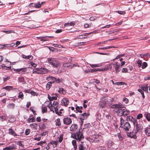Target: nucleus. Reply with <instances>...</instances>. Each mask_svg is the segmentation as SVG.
I'll return each instance as SVG.
<instances>
[{
  "label": "nucleus",
  "instance_id": "obj_25",
  "mask_svg": "<svg viewBox=\"0 0 150 150\" xmlns=\"http://www.w3.org/2000/svg\"><path fill=\"white\" fill-rule=\"evenodd\" d=\"M149 126V127H147L145 130L146 134L148 136H150V125Z\"/></svg>",
  "mask_w": 150,
  "mask_h": 150
},
{
  "label": "nucleus",
  "instance_id": "obj_17",
  "mask_svg": "<svg viewBox=\"0 0 150 150\" xmlns=\"http://www.w3.org/2000/svg\"><path fill=\"white\" fill-rule=\"evenodd\" d=\"M35 120L32 115H30L29 117L27 119L28 122L30 123L31 122H35Z\"/></svg>",
  "mask_w": 150,
  "mask_h": 150
},
{
  "label": "nucleus",
  "instance_id": "obj_3",
  "mask_svg": "<svg viewBox=\"0 0 150 150\" xmlns=\"http://www.w3.org/2000/svg\"><path fill=\"white\" fill-rule=\"evenodd\" d=\"M120 125L121 127L123 128L126 131H128L131 127L130 123L128 122H126L122 117L120 118Z\"/></svg>",
  "mask_w": 150,
  "mask_h": 150
},
{
  "label": "nucleus",
  "instance_id": "obj_37",
  "mask_svg": "<svg viewBox=\"0 0 150 150\" xmlns=\"http://www.w3.org/2000/svg\"><path fill=\"white\" fill-rule=\"evenodd\" d=\"M129 111L127 110L126 109V108H125L124 110L123 116H127L129 114Z\"/></svg>",
  "mask_w": 150,
  "mask_h": 150
},
{
  "label": "nucleus",
  "instance_id": "obj_58",
  "mask_svg": "<svg viewBox=\"0 0 150 150\" xmlns=\"http://www.w3.org/2000/svg\"><path fill=\"white\" fill-rule=\"evenodd\" d=\"M149 54L148 53H147L146 54H140V56L142 57H148L149 56Z\"/></svg>",
  "mask_w": 150,
  "mask_h": 150
},
{
  "label": "nucleus",
  "instance_id": "obj_8",
  "mask_svg": "<svg viewBox=\"0 0 150 150\" xmlns=\"http://www.w3.org/2000/svg\"><path fill=\"white\" fill-rule=\"evenodd\" d=\"M138 121H137L135 122L136 130H134V133L136 134L138 132L142 129L143 127L142 123L139 122V123Z\"/></svg>",
  "mask_w": 150,
  "mask_h": 150
},
{
  "label": "nucleus",
  "instance_id": "obj_52",
  "mask_svg": "<svg viewBox=\"0 0 150 150\" xmlns=\"http://www.w3.org/2000/svg\"><path fill=\"white\" fill-rule=\"evenodd\" d=\"M122 73H127V69L126 68H123L122 69Z\"/></svg>",
  "mask_w": 150,
  "mask_h": 150
},
{
  "label": "nucleus",
  "instance_id": "obj_9",
  "mask_svg": "<svg viewBox=\"0 0 150 150\" xmlns=\"http://www.w3.org/2000/svg\"><path fill=\"white\" fill-rule=\"evenodd\" d=\"M27 67H25L14 69V71L20 74H25L27 70Z\"/></svg>",
  "mask_w": 150,
  "mask_h": 150
},
{
  "label": "nucleus",
  "instance_id": "obj_2",
  "mask_svg": "<svg viewBox=\"0 0 150 150\" xmlns=\"http://www.w3.org/2000/svg\"><path fill=\"white\" fill-rule=\"evenodd\" d=\"M113 65L114 67L115 68V70L116 71V73H118L121 70L120 64L118 63L117 62H115V63L112 64H111L109 65H107V67H105L104 68V71H106L109 69H111L112 67V65Z\"/></svg>",
  "mask_w": 150,
  "mask_h": 150
},
{
  "label": "nucleus",
  "instance_id": "obj_54",
  "mask_svg": "<svg viewBox=\"0 0 150 150\" xmlns=\"http://www.w3.org/2000/svg\"><path fill=\"white\" fill-rule=\"evenodd\" d=\"M19 81L20 82H23L24 81V79L23 77H21L18 78Z\"/></svg>",
  "mask_w": 150,
  "mask_h": 150
},
{
  "label": "nucleus",
  "instance_id": "obj_56",
  "mask_svg": "<svg viewBox=\"0 0 150 150\" xmlns=\"http://www.w3.org/2000/svg\"><path fill=\"white\" fill-rule=\"evenodd\" d=\"M61 81V80L59 78H55V82L57 83H59Z\"/></svg>",
  "mask_w": 150,
  "mask_h": 150
},
{
  "label": "nucleus",
  "instance_id": "obj_33",
  "mask_svg": "<svg viewBox=\"0 0 150 150\" xmlns=\"http://www.w3.org/2000/svg\"><path fill=\"white\" fill-rule=\"evenodd\" d=\"M63 134H61L59 137H58V142L60 143L61 142L63 139Z\"/></svg>",
  "mask_w": 150,
  "mask_h": 150
},
{
  "label": "nucleus",
  "instance_id": "obj_55",
  "mask_svg": "<svg viewBox=\"0 0 150 150\" xmlns=\"http://www.w3.org/2000/svg\"><path fill=\"white\" fill-rule=\"evenodd\" d=\"M30 132V130L29 129H26L25 130V134L26 135H28Z\"/></svg>",
  "mask_w": 150,
  "mask_h": 150
},
{
  "label": "nucleus",
  "instance_id": "obj_29",
  "mask_svg": "<svg viewBox=\"0 0 150 150\" xmlns=\"http://www.w3.org/2000/svg\"><path fill=\"white\" fill-rule=\"evenodd\" d=\"M13 88V86H6L3 88V89H5L6 90L10 91Z\"/></svg>",
  "mask_w": 150,
  "mask_h": 150
},
{
  "label": "nucleus",
  "instance_id": "obj_62",
  "mask_svg": "<svg viewBox=\"0 0 150 150\" xmlns=\"http://www.w3.org/2000/svg\"><path fill=\"white\" fill-rule=\"evenodd\" d=\"M10 79V77L9 76H7L6 78L4 77L3 79L4 80V82L6 81L7 80H9Z\"/></svg>",
  "mask_w": 150,
  "mask_h": 150
},
{
  "label": "nucleus",
  "instance_id": "obj_24",
  "mask_svg": "<svg viewBox=\"0 0 150 150\" xmlns=\"http://www.w3.org/2000/svg\"><path fill=\"white\" fill-rule=\"evenodd\" d=\"M48 98L50 102H52L53 100H56L57 99L56 96L51 97L49 95H48Z\"/></svg>",
  "mask_w": 150,
  "mask_h": 150
},
{
  "label": "nucleus",
  "instance_id": "obj_5",
  "mask_svg": "<svg viewBox=\"0 0 150 150\" xmlns=\"http://www.w3.org/2000/svg\"><path fill=\"white\" fill-rule=\"evenodd\" d=\"M48 72V70L45 67L37 68L33 70V73L37 74H45L47 73Z\"/></svg>",
  "mask_w": 150,
  "mask_h": 150
},
{
  "label": "nucleus",
  "instance_id": "obj_18",
  "mask_svg": "<svg viewBox=\"0 0 150 150\" xmlns=\"http://www.w3.org/2000/svg\"><path fill=\"white\" fill-rule=\"evenodd\" d=\"M46 80L48 81H50L52 83H53L55 82V77L50 76H49L47 77L46 79Z\"/></svg>",
  "mask_w": 150,
  "mask_h": 150
},
{
  "label": "nucleus",
  "instance_id": "obj_48",
  "mask_svg": "<svg viewBox=\"0 0 150 150\" xmlns=\"http://www.w3.org/2000/svg\"><path fill=\"white\" fill-rule=\"evenodd\" d=\"M51 144H54L56 146L58 143V142L56 141H52L51 142Z\"/></svg>",
  "mask_w": 150,
  "mask_h": 150
},
{
  "label": "nucleus",
  "instance_id": "obj_32",
  "mask_svg": "<svg viewBox=\"0 0 150 150\" xmlns=\"http://www.w3.org/2000/svg\"><path fill=\"white\" fill-rule=\"evenodd\" d=\"M15 104L13 103H10L7 105V108L8 109H12L14 108Z\"/></svg>",
  "mask_w": 150,
  "mask_h": 150
},
{
  "label": "nucleus",
  "instance_id": "obj_4",
  "mask_svg": "<svg viewBox=\"0 0 150 150\" xmlns=\"http://www.w3.org/2000/svg\"><path fill=\"white\" fill-rule=\"evenodd\" d=\"M71 137L79 141L82 140L83 138V135L80 130L76 132V134H72Z\"/></svg>",
  "mask_w": 150,
  "mask_h": 150
},
{
  "label": "nucleus",
  "instance_id": "obj_34",
  "mask_svg": "<svg viewBox=\"0 0 150 150\" xmlns=\"http://www.w3.org/2000/svg\"><path fill=\"white\" fill-rule=\"evenodd\" d=\"M40 129L41 130H42L46 128V126L45 123H41L39 126Z\"/></svg>",
  "mask_w": 150,
  "mask_h": 150
},
{
  "label": "nucleus",
  "instance_id": "obj_7",
  "mask_svg": "<svg viewBox=\"0 0 150 150\" xmlns=\"http://www.w3.org/2000/svg\"><path fill=\"white\" fill-rule=\"evenodd\" d=\"M89 115V114H87L85 112L80 115V123L81 127L83 125L84 120L87 119Z\"/></svg>",
  "mask_w": 150,
  "mask_h": 150
},
{
  "label": "nucleus",
  "instance_id": "obj_10",
  "mask_svg": "<svg viewBox=\"0 0 150 150\" xmlns=\"http://www.w3.org/2000/svg\"><path fill=\"white\" fill-rule=\"evenodd\" d=\"M75 24L74 22H71L70 23H67L64 25V28H66L67 30L72 28V27L74 26Z\"/></svg>",
  "mask_w": 150,
  "mask_h": 150
},
{
  "label": "nucleus",
  "instance_id": "obj_1",
  "mask_svg": "<svg viewBox=\"0 0 150 150\" xmlns=\"http://www.w3.org/2000/svg\"><path fill=\"white\" fill-rule=\"evenodd\" d=\"M112 108H115V111L117 115L120 116H123L125 107L123 105L119 104H115L111 105L110 107Z\"/></svg>",
  "mask_w": 150,
  "mask_h": 150
},
{
  "label": "nucleus",
  "instance_id": "obj_53",
  "mask_svg": "<svg viewBox=\"0 0 150 150\" xmlns=\"http://www.w3.org/2000/svg\"><path fill=\"white\" fill-rule=\"evenodd\" d=\"M47 36L45 37H43V38H42L41 39V41H47L49 40L47 38H47Z\"/></svg>",
  "mask_w": 150,
  "mask_h": 150
},
{
  "label": "nucleus",
  "instance_id": "obj_61",
  "mask_svg": "<svg viewBox=\"0 0 150 150\" xmlns=\"http://www.w3.org/2000/svg\"><path fill=\"white\" fill-rule=\"evenodd\" d=\"M30 110L32 112H33V113L34 115H36V113L35 112H36L34 110L33 108H32L30 107Z\"/></svg>",
  "mask_w": 150,
  "mask_h": 150
},
{
  "label": "nucleus",
  "instance_id": "obj_49",
  "mask_svg": "<svg viewBox=\"0 0 150 150\" xmlns=\"http://www.w3.org/2000/svg\"><path fill=\"white\" fill-rule=\"evenodd\" d=\"M79 150H84L85 147H84L82 144H80L79 146Z\"/></svg>",
  "mask_w": 150,
  "mask_h": 150
},
{
  "label": "nucleus",
  "instance_id": "obj_41",
  "mask_svg": "<svg viewBox=\"0 0 150 150\" xmlns=\"http://www.w3.org/2000/svg\"><path fill=\"white\" fill-rule=\"evenodd\" d=\"M72 145L74 146V148H77V145L76 144V141L75 140H73L72 141Z\"/></svg>",
  "mask_w": 150,
  "mask_h": 150
},
{
  "label": "nucleus",
  "instance_id": "obj_26",
  "mask_svg": "<svg viewBox=\"0 0 150 150\" xmlns=\"http://www.w3.org/2000/svg\"><path fill=\"white\" fill-rule=\"evenodd\" d=\"M29 126L33 129L34 130L36 129L38 127L37 124L35 123L30 124Z\"/></svg>",
  "mask_w": 150,
  "mask_h": 150
},
{
  "label": "nucleus",
  "instance_id": "obj_14",
  "mask_svg": "<svg viewBox=\"0 0 150 150\" xmlns=\"http://www.w3.org/2000/svg\"><path fill=\"white\" fill-rule=\"evenodd\" d=\"M59 105V103L57 101H54L52 103V102H50L48 105L47 107L50 109V107H54L55 105Z\"/></svg>",
  "mask_w": 150,
  "mask_h": 150
},
{
  "label": "nucleus",
  "instance_id": "obj_11",
  "mask_svg": "<svg viewBox=\"0 0 150 150\" xmlns=\"http://www.w3.org/2000/svg\"><path fill=\"white\" fill-rule=\"evenodd\" d=\"M63 122L64 124L66 125H69L71 123V119L68 117H65L63 119Z\"/></svg>",
  "mask_w": 150,
  "mask_h": 150
},
{
  "label": "nucleus",
  "instance_id": "obj_13",
  "mask_svg": "<svg viewBox=\"0 0 150 150\" xmlns=\"http://www.w3.org/2000/svg\"><path fill=\"white\" fill-rule=\"evenodd\" d=\"M59 105V103L57 101H54L52 103V102H50L48 105L47 107L50 109V107H54L55 105Z\"/></svg>",
  "mask_w": 150,
  "mask_h": 150
},
{
  "label": "nucleus",
  "instance_id": "obj_31",
  "mask_svg": "<svg viewBox=\"0 0 150 150\" xmlns=\"http://www.w3.org/2000/svg\"><path fill=\"white\" fill-rule=\"evenodd\" d=\"M58 91L59 93H62L63 94H64L66 93L65 91L62 88H60Z\"/></svg>",
  "mask_w": 150,
  "mask_h": 150
},
{
  "label": "nucleus",
  "instance_id": "obj_23",
  "mask_svg": "<svg viewBox=\"0 0 150 150\" xmlns=\"http://www.w3.org/2000/svg\"><path fill=\"white\" fill-rule=\"evenodd\" d=\"M57 113H56L57 115L62 116L63 115V114L64 113V110L63 109H61L59 110V111L58 110V109L57 110Z\"/></svg>",
  "mask_w": 150,
  "mask_h": 150
},
{
  "label": "nucleus",
  "instance_id": "obj_38",
  "mask_svg": "<svg viewBox=\"0 0 150 150\" xmlns=\"http://www.w3.org/2000/svg\"><path fill=\"white\" fill-rule=\"evenodd\" d=\"M42 113L46 112L47 111V108L45 107L42 106Z\"/></svg>",
  "mask_w": 150,
  "mask_h": 150
},
{
  "label": "nucleus",
  "instance_id": "obj_43",
  "mask_svg": "<svg viewBox=\"0 0 150 150\" xmlns=\"http://www.w3.org/2000/svg\"><path fill=\"white\" fill-rule=\"evenodd\" d=\"M118 31H119L117 29H114L108 32V34H111L114 33H115V32H118Z\"/></svg>",
  "mask_w": 150,
  "mask_h": 150
},
{
  "label": "nucleus",
  "instance_id": "obj_35",
  "mask_svg": "<svg viewBox=\"0 0 150 150\" xmlns=\"http://www.w3.org/2000/svg\"><path fill=\"white\" fill-rule=\"evenodd\" d=\"M24 95L23 93L22 92H19L18 95V97L19 98H21L22 100L23 99Z\"/></svg>",
  "mask_w": 150,
  "mask_h": 150
},
{
  "label": "nucleus",
  "instance_id": "obj_57",
  "mask_svg": "<svg viewBox=\"0 0 150 150\" xmlns=\"http://www.w3.org/2000/svg\"><path fill=\"white\" fill-rule=\"evenodd\" d=\"M142 63L141 60H139L137 61V63L139 67H140L141 66Z\"/></svg>",
  "mask_w": 150,
  "mask_h": 150
},
{
  "label": "nucleus",
  "instance_id": "obj_60",
  "mask_svg": "<svg viewBox=\"0 0 150 150\" xmlns=\"http://www.w3.org/2000/svg\"><path fill=\"white\" fill-rule=\"evenodd\" d=\"M134 134H133L132 136L130 135V137L131 138H133L135 139H136L137 138V136L136 135V134H135L134 133Z\"/></svg>",
  "mask_w": 150,
  "mask_h": 150
},
{
  "label": "nucleus",
  "instance_id": "obj_42",
  "mask_svg": "<svg viewBox=\"0 0 150 150\" xmlns=\"http://www.w3.org/2000/svg\"><path fill=\"white\" fill-rule=\"evenodd\" d=\"M3 32L6 34H9L11 33H14L15 32L13 30H4Z\"/></svg>",
  "mask_w": 150,
  "mask_h": 150
},
{
  "label": "nucleus",
  "instance_id": "obj_21",
  "mask_svg": "<svg viewBox=\"0 0 150 150\" xmlns=\"http://www.w3.org/2000/svg\"><path fill=\"white\" fill-rule=\"evenodd\" d=\"M148 85L147 84H145L142 86V89L146 92H148Z\"/></svg>",
  "mask_w": 150,
  "mask_h": 150
},
{
  "label": "nucleus",
  "instance_id": "obj_39",
  "mask_svg": "<svg viewBox=\"0 0 150 150\" xmlns=\"http://www.w3.org/2000/svg\"><path fill=\"white\" fill-rule=\"evenodd\" d=\"M15 131L12 128L9 129H8V133L11 135H13Z\"/></svg>",
  "mask_w": 150,
  "mask_h": 150
},
{
  "label": "nucleus",
  "instance_id": "obj_20",
  "mask_svg": "<svg viewBox=\"0 0 150 150\" xmlns=\"http://www.w3.org/2000/svg\"><path fill=\"white\" fill-rule=\"evenodd\" d=\"M59 105H55L54 107L50 108V111H52L53 113L55 112V113H57V110L58 109V107Z\"/></svg>",
  "mask_w": 150,
  "mask_h": 150
},
{
  "label": "nucleus",
  "instance_id": "obj_59",
  "mask_svg": "<svg viewBox=\"0 0 150 150\" xmlns=\"http://www.w3.org/2000/svg\"><path fill=\"white\" fill-rule=\"evenodd\" d=\"M33 59V57L32 55H28L27 56V59H29L30 60H32Z\"/></svg>",
  "mask_w": 150,
  "mask_h": 150
},
{
  "label": "nucleus",
  "instance_id": "obj_50",
  "mask_svg": "<svg viewBox=\"0 0 150 150\" xmlns=\"http://www.w3.org/2000/svg\"><path fill=\"white\" fill-rule=\"evenodd\" d=\"M30 65L34 68L35 67L37 66V64H36L33 62H31L30 63Z\"/></svg>",
  "mask_w": 150,
  "mask_h": 150
},
{
  "label": "nucleus",
  "instance_id": "obj_28",
  "mask_svg": "<svg viewBox=\"0 0 150 150\" xmlns=\"http://www.w3.org/2000/svg\"><path fill=\"white\" fill-rule=\"evenodd\" d=\"M52 83L50 82H48L46 85V89L47 90H49L52 86Z\"/></svg>",
  "mask_w": 150,
  "mask_h": 150
},
{
  "label": "nucleus",
  "instance_id": "obj_6",
  "mask_svg": "<svg viewBox=\"0 0 150 150\" xmlns=\"http://www.w3.org/2000/svg\"><path fill=\"white\" fill-rule=\"evenodd\" d=\"M47 61L50 64L55 67H57L59 65L58 61L56 58H48Z\"/></svg>",
  "mask_w": 150,
  "mask_h": 150
},
{
  "label": "nucleus",
  "instance_id": "obj_64",
  "mask_svg": "<svg viewBox=\"0 0 150 150\" xmlns=\"http://www.w3.org/2000/svg\"><path fill=\"white\" fill-rule=\"evenodd\" d=\"M142 116V114H139L137 116V118L138 119H139L141 118Z\"/></svg>",
  "mask_w": 150,
  "mask_h": 150
},
{
  "label": "nucleus",
  "instance_id": "obj_51",
  "mask_svg": "<svg viewBox=\"0 0 150 150\" xmlns=\"http://www.w3.org/2000/svg\"><path fill=\"white\" fill-rule=\"evenodd\" d=\"M147 66V64L146 62H144L142 64V69L145 68Z\"/></svg>",
  "mask_w": 150,
  "mask_h": 150
},
{
  "label": "nucleus",
  "instance_id": "obj_44",
  "mask_svg": "<svg viewBox=\"0 0 150 150\" xmlns=\"http://www.w3.org/2000/svg\"><path fill=\"white\" fill-rule=\"evenodd\" d=\"M76 112L77 113V112L80 113H82V111L80 109V107L77 106L76 107Z\"/></svg>",
  "mask_w": 150,
  "mask_h": 150
},
{
  "label": "nucleus",
  "instance_id": "obj_27",
  "mask_svg": "<svg viewBox=\"0 0 150 150\" xmlns=\"http://www.w3.org/2000/svg\"><path fill=\"white\" fill-rule=\"evenodd\" d=\"M60 120L59 118H57L55 120V124L56 126H59L61 125V123Z\"/></svg>",
  "mask_w": 150,
  "mask_h": 150
},
{
  "label": "nucleus",
  "instance_id": "obj_46",
  "mask_svg": "<svg viewBox=\"0 0 150 150\" xmlns=\"http://www.w3.org/2000/svg\"><path fill=\"white\" fill-rule=\"evenodd\" d=\"M112 142L111 141H108V142L107 144V145L109 148H110L111 147V146H112Z\"/></svg>",
  "mask_w": 150,
  "mask_h": 150
},
{
  "label": "nucleus",
  "instance_id": "obj_16",
  "mask_svg": "<svg viewBox=\"0 0 150 150\" xmlns=\"http://www.w3.org/2000/svg\"><path fill=\"white\" fill-rule=\"evenodd\" d=\"M127 120L132 122L134 125H135V122L137 121V119H134L131 116H128L127 117Z\"/></svg>",
  "mask_w": 150,
  "mask_h": 150
},
{
  "label": "nucleus",
  "instance_id": "obj_63",
  "mask_svg": "<svg viewBox=\"0 0 150 150\" xmlns=\"http://www.w3.org/2000/svg\"><path fill=\"white\" fill-rule=\"evenodd\" d=\"M134 133V130L132 132H131L130 133H127V135L128 136V137H130V135L132 136V135H133Z\"/></svg>",
  "mask_w": 150,
  "mask_h": 150
},
{
  "label": "nucleus",
  "instance_id": "obj_22",
  "mask_svg": "<svg viewBox=\"0 0 150 150\" xmlns=\"http://www.w3.org/2000/svg\"><path fill=\"white\" fill-rule=\"evenodd\" d=\"M77 128V126L76 124H73L70 127V130L73 131L75 130Z\"/></svg>",
  "mask_w": 150,
  "mask_h": 150
},
{
  "label": "nucleus",
  "instance_id": "obj_30",
  "mask_svg": "<svg viewBox=\"0 0 150 150\" xmlns=\"http://www.w3.org/2000/svg\"><path fill=\"white\" fill-rule=\"evenodd\" d=\"M34 6L35 8H40L41 7V4L40 2H38L37 3H34Z\"/></svg>",
  "mask_w": 150,
  "mask_h": 150
},
{
  "label": "nucleus",
  "instance_id": "obj_47",
  "mask_svg": "<svg viewBox=\"0 0 150 150\" xmlns=\"http://www.w3.org/2000/svg\"><path fill=\"white\" fill-rule=\"evenodd\" d=\"M6 117L5 115L1 116H0V120L2 121H4L6 119Z\"/></svg>",
  "mask_w": 150,
  "mask_h": 150
},
{
  "label": "nucleus",
  "instance_id": "obj_19",
  "mask_svg": "<svg viewBox=\"0 0 150 150\" xmlns=\"http://www.w3.org/2000/svg\"><path fill=\"white\" fill-rule=\"evenodd\" d=\"M15 145L13 144L9 147H6L3 149V150H12L15 149Z\"/></svg>",
  "mask_w": 150,
  "mask_h": 150
},
{
  "label": "nucleus",
  "instance_id": "obj_40",
  "mask_svg": "<svg viewBox=\"0 0 150 150\" xmlns=\"http://www.w3.org/2000/svg\"><path fill=\"white\" fill-rule=\"evenodd\" d=\"M101 66L100 64H90V66L92 68H94L95 67H100Z\"/></svg>",
  "mask_w": 150,
  "mask_h": 150
},
{
  "label": "nucleus",
  "instance_id": "obj_36",
  "mask_svg": "<svg viewBox=\"0 0 150 150\" xmlns=\"http://www.w3.org/2000/svg\"><path fill=\"white\" fill-rule=\"evenodd\" d=\"M144 116L147 120L148 121H150V113H147L146 114H145Z\"/></svg>",
  "mask_w": 150,
  "mask_h": 150
},
{
  "label": "nucleus",
  "instance_id": "obj_12",
  "mask_svg": "<svg viewBox=\"0 0 150 150\" xmlns=\"http://www.w3.org/2000/svg\"><path fill=\"white\" fill-rule=\"evenodd\" d=\"M61 103L62 105L67 107L69 103V101L66 98H63L61 100Z\"/></svg>",
  "mask_w": 150,
  "mask_h": 150
},
{
  "label": "nucleus",
  "instance_id": "obj_45",
  "mask_svg": "<svg viewBox=\"0 0 150 150\" xmlns=\"http://www.w3.org/2000/svg\"><path fill=\"white\" fill-rule=\"evenodd\" d=\"M63 66L65 67H70L71 68V66L68 63H66L63 64Z\"/></svg>",
  "mask_w": 150,
  "mask_h": 150
},
{
  "label": "nucleus",
  "instance_id": "obj_15",
  "mask_svg": "<svg viewBox=\"0 0 150 150\" xmlns=\"http://www.w3.org/2000/svg\"><path fill=\"white\" fill-rule=\"evenodd\" d=\"M95 32L94 31H93V32H90L89 33H85L84 34L81 35H79L77 36V38L78 39H82L83 38H86L87 37H86L87 36V35H89L91 34H92L93 33H95Z\"/></svg>",
  "mask_w": 150,
  "mask_h": 150
}]
</instances>
